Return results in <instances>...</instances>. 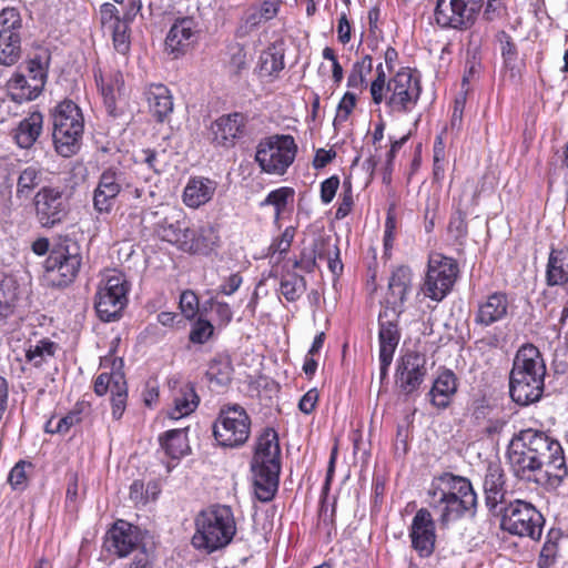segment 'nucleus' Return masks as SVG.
Instances as JSON below:
<instances>
[{"label":"nucleus","mask_w":568,"mask_h":568,"mask_svg":"<svg viewBox=\"0 0 568 568\" xmlns=\"http://www.w3.org/2000/svg\"><path fill=\"white\" fill-rule=\"evenodd\" d=\"M508 460L518 479L532 481L547 490L557 489L568 477L560 442L544 430L526 428L515 434Z\"/></svg>","instance_id":"1"},{"label":"nucleus","mask_w":568,"mask_h":568,"mask_svg":"<svg viewBox=\"0 0 568 568\" xmlns=\"http://www.w3.org/2000/svg\"><path fill=\"white\" fill-rule=\"evenodd\" d=\"M428 496L429 506L439 513L438 520L442 526L476 514L477 495L466 477L443 473L434 477Z\"/></svg>","instance_id":"2"},{"label":"nucleus","mask_w":568,"mask_h":568,"mask_svg":"<svg viewBox=\"0 0 568 568\" xmlns=\"http://www.w3.org/2000/svg\"><path fill=\"white\" fill-rule=\"evenodd\" d=\"M546 364L538 347L527 343L519 347L509 373V395L520 405L540 400L545 388Z\"/></svg>","instance_id":"3"},{"label":"nucleus","mask_w":568,"mask_h":568,"mask_svg":"<svg viewBox=\"0 0 568 568\" xmlns=\"http://www.w3.org/2000/svg\"><path fill=\"white\" fill-rule=\"evenodd\" d=\"M369 93L375 105L385 101L389 112L410 113L418 103L422 84L410 68H400L388 81L383 64L376 67L375 79L371 82Z\"/></svg>","instance_id":"4"},{"label":"nucleus","mask_w":568,"mask_h":568,"mask_svg":"<svg viewBox=\"0 0 568 568\" xmlns=\"http://www.w3.org/2000/svg\"><path fill=\"white\" fill-rule=\"evenodd\" d=\"M252 470L256 498L262 503L273 500L278 490L281 474V447L274 428L264 429L257 438Z\"/></svg>","instance_id":"5"},{"label":"nucleus","mask_w":568,"mask_h":568,"mask_svg":"<svg viewBox=\"0 0 568 568\" xmlns=\"http://www.w3.org/2000/svg\"><path fill=\"white\" fill-rule=\"evenodd\" d=\"M233 510L226 505H213L195 518L192 545L205 554H213L229 546L236 535Z\"/></svg>","instance_id":"6"},{"label":"nucleus","mask_w":568,"mask_h":568,"mask_svg":"<svg viewBox=\"0 0 568 568\" xmlns=\"http://www.w3.org/2000/svg\"><path fill=\"white\" fill-rule=\"evenodd\" d=\"M493 515L499 518V528L503 531L534 541L541 539L546 519L532 503L520 498L511 499Z\"/></svg>","instance_id":"7"},{"label":"nucleus","mask_w":568,"mask_h":568,"mask_svg":"<svg viewBox=\"0 0 568 568\" xmlns=\"http://www.w3.org/2000/svg\"><path fill=\"white\" fill-rule=\"evenodd\" d=\"M52 138L58 154L74 155L81 145L84 119L78 104L71 100L61 101L52 111Z\"/></svg>","instance_id":"8"},{"label":"nucleus","mask_w":568,"mask_h":568,"mask_svg":"<svg viewBox=\"0 0 568 568\" xmlns=\"http://www.w3.org/2000/svg\"><path fill=\"white\" fill-rule=\"evenodd\" d=\"M130 287L123 272L116 268L105 270L94 297V308L102 322H114L122 316Z\"/></svg>","instance_id":"9"},{"label":"nucleus","mask_w":568,"mask_h":568,"mask_svg":"<svg viewBox=\"0 0 568 568\" xmlns=\"http://www.w3.org/2000/svg\"><path fill=\"white\" fill-rule=\"evenodd\" d=\"M103 369L93 381V390L97 396L110 394L112 418L120 420L126 409L128 383L123 371V359L112 355L101 359Z\"/></svg>","instance_id":"10"},{"label":"nucleus","mask_w":568,"mask_h":568,"mask_svg":"<svg viewBox=\"0 0 568 568\" xmlns=\"http://www.w3.org/2000/svg\"><path fill=\"white\" fill-rule=\"evenodd\" d=\"M298 152L297 143L291 134H272L260 140L254 160L262 172L284 175L294 163Z\"/></svg>","instance_id":"11"},{"label":"nucleus","mask_w":568,"mask_h":568,"mask_svg":"<svg viewBox=\"0 0 568 568\" xmlns=\"http://www.w3.org/2000/svg\"><path fill=\"white\" fill-rule=\"evenodd\" d=\"M251 425V417L243 406L224 404L213 423V436L221 447L237 448L250 438Z\"/></svg>","instance_id":"12"},{"label":"nucleus","mask_w":568,"mask_h":568,"mask_svg":"<svg viewBox=\"0 0 568 568\" xmlns=\"http://www.w3.org/2000/svg\"><path fill=\"white\" fill-rule=\"evenodd\" d=\"M81 264L80 245L68 235L59 237L45 261L47 271L55 286L71 284L78 276Z\"/></svg>","instance_id":"13"},{"label":"nucleus","mask_w":568,"mask_h":568,"mask_svg":"<svg viewBox=\"0 0 568 568\" xmlns=\"http://www.w3.org/2000/svg\"><path fill=\"white\" fill-rule=\"evenodd\" d=\"M458 274L459 266L455 258L433 253L428 257L422 291L432 301L440 302L452 292Z\"/></svg>","instance_id":"14"},{"label":"nucleus","mask_w":568,"mask_h":568,"mask_svg":"<svg viewBox=\"0 0 568 568\" xmlns=\"http://www.w3.org/2000/svg\"><path fill=\"white\" fill-rule=\"evenodd\" d=\"M485 0H436L434 21L440 29L466 31L477 21Z\"/></svg>","instance_id":"15"},{"label":"nucleus","mask_w":568,"mask_h":568,"mask_svg":"<svg viewBox=\"0 0 568 568\" xmlns=\"http://www.w3.org/2000/svg\"><path fill=\"white\" fill-rule=\"evenodd\" d=\"M399 318L400 314L390 312V307H382L378 314V359L382 379L388 374L394 354L402 337Z\"/></svg>","instance_id":"16"},{"label":"nucleus","mask_w":568,"mask_h":568,"mask_svg":"<svg viewBox=\"0 0 568 568\" xmlns=\"http://www.w3.org/2000/svg\"><path fill=\"white\" fill-rule=\"evenodd\" d=\"M427 376V358L423 353L407 349L396 361L395 385L406 396L416 393Z\"/></svg>","instance_id":"17"},{"label":"nucleus","mask_w":568,"mask_h":568,"mask_svg":"<svg viewBox=\"0 0 568 568\" xmlns=\"http://www.w3.org/2000/svg\"><path fill=\"white\" fill-rule=\"evenodd\" d=\"M36 217L42 227L51 229L67 217L69 204L58 186H42L33 197Z\"/></svg>","instance_id":"18"},{"label":"nucleus","mask_w":568,"mask_h":568,"mask_svg":"<svg viewBox=\"0 0 568 568\" xmlns=\"http://www.w3.org/2000/svg\"><path fill=\"white\" fill-rule=\"evenodd\" d=\"M141 544L142 536L139 527L126 520L118 519L106 530L103 547L109 554L118 558H125L139 549Z\"/></svg>","instance_id":"19"},{"label":"nucleus","mask_w":568,"mask_h":568,"mask_svg":"<svg viewBox=\"0 0 568 568\" xmlns=\"http://www.w3.org/2000/svg\"><path fill=\"white\" fill-rule=\"evenodd\" d=\"M409 538L412 548L420 558L430 557L436 549V524L427 508L416 511L410 527Z\"/></svg>","instance_id":"20"},{"label":"nucleus","mask_w":568,"mask_h":568,"mask_svg":"<svg viewBox=\"0 0 568 568\" xmlns=\"http://www.w3.org/2000/svg\"><path fill=\"white\" fill-rule=\"evenodd\" d=\"M248 118L242 112L223 114L211 124L212 142L225 149L234 148L246 134Z\"/></svg>","instance_id":"21"},{"label":"nucleus","mask_w":568,"mask_h":568,"mask_svg":"<svg viewBox=\"0 0 568 568\" xmlns=\"http://www.w3.org/2000/svg\"><path fill=\"white\" fill-rule=\"evenodd\" d=\"M169 387L171 407L168 410V416L171 419L178 420L195 412L200 405V396L192 382L171 378Z\"/></svg>","instance_id":"22"},{"label":"nucleus","mask_w":568,"mask_h":568,"mask_svg":"<svg viewBox=\"0 0 568 568\" xmlns=\"http://www.w3.org/2000/svg\"><path fill=\"white\" fill-rule=\"evenodd\" d=\"M124 173L116 168L105 169L98 181L93 192V207L99 213H110L114 200L121 193Z\"/></svg>","instance_id":"23"},{"label":"nucleus","mask_w":568,"mask_h":568,"mask_svg":"<svg viewBox=\"0 0 568 568\" xmlns=\"http://www.w3.org/2000/svg\"><path fill=\"white\" fill-rule=\"evenodd\" d=\"M413 290V271L406 265L396 267L388 281V292L382 307H390V312L403 314L405 303Z\"/></svg>","instance_id":"24"},{"label":"nucleus","mask_w":568,"mask_h":568,"mask_svg":"<svg viewBox=\"0 0 568 568\" xmlns=\"http://www.w3.org/2000/svg\"><path fill=\"white\" fill-rule=\"evenodd\" d=\"M458 385L457 375L452 369L442 367L427 393L430 405L438 410L448 408L457 394Z\"/></svg>","instance_id":"25"},{"label":"nucleus","mask_w":568,"mask_h":568,"mask_svg":"<svg viewBox=\"0 0 568 568\" xmlns=\"http://www.w3.org/2000/svg\"><path fill=\"white\" fill-rule=\"evenodd\" d=\"M485 504L490 514H494L506 500V476L500 464L490 463L484 479Z\"/></svg>","instance_id":"26"},{"label":"nucleus","mask_w":568,"mask_h":568,"mask_svg":"<svg viewBox=\"0 0 568 568\" xmlns=\"http://www.w3.org/2000/svg\"><path fill=\"white\" fill-rule=\"evenodd\" d=\"M219 183L202 175L190 176L182 192L185 206L196 210L210 203L217 190Z\"/></svg>","instance_id":"27"},{"label":"nucleus","mask_w":568,"mask_h":568,"mask_svg":"<svg viewBox=\"0 0 568 568\" xmlns=\"http://www.w3.org/2000/svg\"><path fill=\"white\" fill-rule=\"evenodd\" d=\"M509 307L508 295L505 292H494L478 304L474 321L480 326H490L505 320Z\"/></svg>","instance_id":"28"},{"label":"nucleus","mask_w":568,"mask_h":568,"mask_svg":"<svg viewBox=\"0 0 568 568\" xmlns=\"http://www.w3.org/2000/svg\"><path fill=\"white\" fill-rule=\"evenodd\" d=\"M94 80L110 114H115L116 101L124 87L123 74L119 70H94Z\"/></svg>","instance_id":"29"},{"label":"nucleus","mask_w":568,"mask_h":568,"mask_svg":"<svg viewBox=\"0 0 568 568\" xmlns=\"http://www.w3.org/2000/svg\"><path fill=\"white\" fill-rule=\"evenodd\" d=\"M143 94L150 112L158 122H163L173 112V97L165 84H146Z\"/></svg>","instance_id":"30"},{"label":"nucleus","mask_w":568,"mask_h":568,"mask_svg":"<svg viewBox=\"0 0 568 568\" xmlns=\"http://www.w3.org/2000/svg\"><path fill=\"white\" fill-rule=\"evenodd\" d=\"M195 22L192 18L178 19L165 38V48L176 57L183 54L191 45L194 37Z\"/></svg>","instance_id":"31"},{"label":"nucleus","mask_w":568,"mask_h":568,"mask_svg":"<svg viewBox=\"0 0 568 568\" xmlns=\"http://www.w3.org/2000/svg\"><path fill=\"white\" fill-rule=\"evenodd\" d=\"M545 280L550 287L568 284V244L559 248H550Z\"/></svg>","instance_id":"32"},{"label":"nucleus","mask_w":568,"mask_h":568,"mask_svg":"<svg viewBox=\"0 0 568 568\" xmlns=\"http://www.w3.org/2000/svg\"><path fill=\"white\" fill-rule=\"evenodd\" d=\"M43 126V115L36 111L21 120L13 131V139L21 149H30L39 139Z\"/></svg>","instance_id":"33"},{"label":"nucleus","mask_w":568,"mask_h":568,"mask_svg":"<svg viewBox=\"0 0 568 568\" xmlns=\"http://www.w3.org/2000/svg\"><path fill=\"white\" fill-rule=\"evenodd\" d=\"M159 443L164 454L172 459H181L191 450L187 428L166 430L159 436Z\"/></svg>","instance_id":"34"},{"label":"nucleus","mask_w":568,"mask_h":568,"mask_svg":"<svg viewBox=\"0 0 568 568\" xmlns=\"http://www.w3.org/2000/svg\"><path fill=\"white\" fill-rule=\"evenodd\" d=\"M8 94L12 101L22 103L36 100L44 89L37 87L22 72H14L7 82Z\"/></svg>","instance_id":"35"},{"label":"nucleus","mask_w":568,"mask_h":568,"mask_svg":"<svg viewBox=\"0 0 568 568\" xmlns=\"http://www.w3.org/2000/svg\"><path fill=\"white\" fill-rule=\"evenodd\" d=\"M50 62L51 53L45 49L36 52L26 60L24 74L31 80L36 88L39 85L44 89L48 81Z\"/></svg>","instance_id":"36"},{"label":"nucleus","mask_w":568,"mask_h":568,"mask_svg":"<svg viewBox=\"0 0 568 568\" xmlns=\"http://www.w3.org/2000/svg\"><path fill=\"white\" fill-rule=\"evenodd\" d=\"M59 349L60 346L58 343L44 337L37 341L34 344L29 343L26 348V361L31 366L39 368L48 363L49 359L53 358Z\"/></svg>","instance_id":"37"},{"label":"nucleus","mask_w":568,"mask_h":568,"mask_svg":"<svg viewBox=\"0 0 568 568\" xmlns=\"http://www.w3.org/2000/svg\"><path fill=\"white\" fill-rule=\"evenodd\" d=\"M284 67V53L275 44H271L262 51L258 61L261 75L277 78Z\"/></svg>","instance_id":"38"},{"label":"nucleus","mask_w":568,"mask_h":568,"mask_svg":"<svg viewBox=\"0 0 568 568\" xmlns=\"http://www.w3.org/2000/svg\"><path fill=\"white\" fill-rule=\"evenodd\" d=\"M22 39L20 36L0 34V65L12 67L20 61Z\"/></svg>","instance_id":"39"},{"label":"nucleus","mask_w":568,"mask_h":568,"mask_svg":"<svg viewBox=\"0 0 568 568\" xmlns=\"http://www.w3.org/2000/svg\"><path fill=\"white\" fill-rule=\"evenodd\" d=\"M306 287L305 277L293 272L282 275L278 292L288 303H294L301 298Z\"/></svg>","instance_id":"40"},{"label":"nucleus","mask_w":568,"mask_h":568,"mask_svg":"<svg viewBox=\"0 0 568 568\" xmlns=\"http://www.w3.org/2000/svg\"><path fill=\"white\" fill-rule=\"evenodd\" d=\"M399 225L396 216L395 204H390L386 211L383 235V257L389 260L399 234Z\"/></svg>","instance_id":"41"},{"label":"nucleus","mask_w":568,"mask_h":568,"mask_svg":"<svg viewBox=\"0 0 568 568\" xmlns=\"http://www.w3.org/2000/svg\"><path fill=\"white\" fill-rule=\"evenodd\" d=\"M233 375L232 362L226 356H216L207 367L206 376L211 383L225 386L231 383Z\"/></svg>","instance_id":"42"},{"label":"nucleus","mask_w":568,"mask_h":568,"mask_svg":"<svg viewBox=\"0 0 568 568\" xmlns=\"http://www.w3.org/2000/svg\"><path fill=\"white\" fill-rule=\"evenodd\" d=\"M561 538L562 531L560 529L551 528L548 530L538 558L539 568H549L555 564Z\"/></svg>","instance_id":"43"},{"label":"nucleus","mask_w":568,"mask_h":568,"mask_svg":"<svg viewBox=\"0 0 568 568\" xmlns=\"http://www.w3.org/2000/svg\"><path fill=\"white\" fill-rule=\"evenodd\" d=\"M42 178V169L40 165L32 164L24 168L17 181V197H28L30 193L40 184Z\"/></svg>","instance_id":"44"},{"label":"nucleus","mask_w":568,"mask_h":568,"mask_svg":"<svg viewBox=\"0 0 568 568\" xmlns=\"http://www.w3.org/2000/svg\"><path fill=\"white\" fill-rule=\"evenodd\" d=\"M183 224H185V214L180 213L175 220L164 217L156 222L153 230H155L161 240L175 245L179 242V237H181Z\"/></svg>","instance_id":"45"},{"label":"nucleus","mask_w":568,"mask_h":568,"mask_svg":"<svg viewBox=\"0 0 568 568\" xmlns=\"http://www.w3.org/2000/svg\"><path fill=\"white\" fill-rule=\"evenodd\" d=\"M3 33L23 37L24 27L19 9L7 7L0 11V34Z\"/></svg>","instance_id":"46"},{"label":"nucleus","mask_w":568,"mask_h":568,"mask_svg":"<svg viewBox=\"0 0 568 568\" xmlns=\"http://www.w3.org/2000/svg\"><path fill=\"white\" fill-rule=\"evenodd\" d=\"M295 196V191L290 186H281L271 191L265 200L262 202V205H272L275 211V222H277L282 214L284 213L288 203H293Z\"/></svg>","instance_id":"47"},{"label":"nucleus","mask_w":568,"mask_h":568,"mask_svg":"<svg viewBox=\"0 0 568 568\" xmlns=\"http://www.w3.org/2000/svg\"><path fill=\"white\" fill-rule=\"evenodd\" d=\"M33 464L28 460H19L10 470L8 483L14 490H24L29 483Z\"/></svg>","instance_id":"48"},{"label":"nucleus","mask_w":568,"mask_h":568,"mask_svg":"<svg viewBox=\"0 0 568 568\" xmlns=\"http://www.w3.org/2000/svg\"><path fill=\"white\" fill-rule=\"evenodd\" d=\"M14 288L0 284V327L7 324L8 318L13 314L17 303Z\"/></svg>","instance_id":"49"},{"label":"nucleus","mask_w":568,"mask_h":568,"mask_svg":"<svg viewBox=\"0 0 568 568\" xmlns=\"http://www.w3.org/2000/svg\"><path fill=\"white\" fill-rule=\"evenodd\" d=\"M215 227L212 225L202 226L196 230L194 244L199 246V251L191 252V254H209L217 246L219 236L214 235Z\"/></svg>","instance_id":"50"},{"label":"nucleus","mask_w":568,"mask_h":568,"mask_svg":"<svg viewBox=\"0 0 568 568\" xmlns=\"http://www.w3.org/2000/svg\"><path fill=\"white\" fill-rule=\"evenodd\" d=\"M214 334V326L209 321L200 316L193 324L189 334V339L193 344H204Z\"/></svg>","instance_id":"51"},{"label":"nucleus","mask_w":568,"mask_h":568,"mask_svg":"<svg viewBox=\"0 0 568 568\" xmlns=\"http://www.w3.org/2000/svg\"><path fill=\"white\" fill-rule=\"evenodd\" d=\"M150 491L154 499L156 494H159L158 485L155 483L149 484L148 487L144 488L143 481L136 479L130 485L129 498L135 506L145 505L149 501Z\"/></svg>","instance_id":"52"},{"label":"nucleus","mask_w":568,"mask_h":568,"mask_svg":"<svg viewBox=\"0 0 568 568\" xmlns=\"http://www.w3.org/2000/svg\"><path fill=\"white\" fill-rule=\"evenodd\" d=\"M110 29H112L114 49L121 54H126L131 47L130 26L121 20V22H118L116 26H113Z\"/></svg>","instance_id":"53"},{"label":"nucleus","mask_w":568,"mask_h":568,"mask_svg":"<svg viewBox=\"0 0 568 568\" xmlns=\"http://www.w3.org/2000/svg\"><path fill=\"white\" fill-rule=\"evenodd\" d=\"M499 412L500 410L496 405L491 404L487 398L483 397L474 403L471 417L475 425L479 427Z\"/></svg>","instance_id":"54"},{"label":"nucleus","mask_w":568,"mask_h":568,"mask_svg":"<svg viewBox=\"0 0 568 568\" xmlns=\"http://www.w3.org/2000/svg\"><path fill=\"white\" fill-rule=\"evenodd\" d=\"M354 206L353 189L349 181H344L343 191L339 195V202L335 211V219L343 220L351 214Z\"/></svg>","instance_id":"55"},{"label":"nucleus","mask_w":568,"mask_h":568,"mask_svg":"<svg viewBox=\"0 0 568 568\" xmlns=\"http://www.w3.org/2000/svg\"><path fill=\"white\" fill-rule=\"evenodd\" d=\"M227 64L229 72L239 77L247 68V52L242 44H235Z\"/></svg>","instance_id":"56"},{"label":"nucleus","mask_w":568,"mask_h":568,"mask_svg":"<svg viewBox=\"0 0 568 568\" xmlns=\"http://www.w3.org/2000/svg\"><path fill=\"white\" fill-rule=\"evenodd\" d=\"M357 104V94L346 91L339 100L336 109L335 121L346 122Z\"/></svg>","instance_id":"57"},{"label":"nucleus","mask_w":568,"mask_h":568,"mask_svg":"<svg viewBox=\"0 0 568 568\" xmlns=\"http://www.w3.org/2000/svg\"><path fill=\"white\" fill-rule=\"evenodd\" d=\"M433 175L435 181H440L445 173V145L442 135L436 136L434 142Z\"/></svg>","instance_id":"58"},{"label":"nucleus","mask_w":568,"mask_h":568,"mask_svg":"<svg viewBox=\"0 0 568 568\" xmlns=\"http://www.w3.org/2000/svg\"><path fill=\"white\" fill-rule=\"evenodd\" d=\"M210 308L214 312L219 326H227L233 320V311L229 303L210 298Z\"/></svg>","instance_id":"59"},{"label":"nucleus","mask_w":568,"mask_h":568,"mask_svg":"<svg viewBox=\"0 0 568 568\" xmlns=\"http://www.w3.org/2000/svg\"><path fill=\"white\" fill-rule=\"evenodd\" d=\"M196 230L190 226V221L185 216V224H183L181 237H179V242H176L175 246H178L181 251L190 253L199 251V246L194 244Z\"/></svg>","instance_id":"60"},{"label":"nucleus","mask_w":568,"mask_h":568,"mask_svg":"<svg viewBox=\"0 0 568 568\" xmlns=\"http://www.w3.org/2000/svg\"><path fill=\"white\" fill-rule=\"evenodd\" d=\"M180 308L187 320L194 318L199 312L197 295L191 290L182 292L180 296Z\"/></svg>","instance_id":"61"},{"label":"nucleus","mask_w":568,"mask_h":568,"mask_svg":"<svg viewBox=\"0 0 568 568\" xmlns=\"http://www.w3.org/2000/svg\"><path fill=\"white\" fill-rule=\"evenodd\" d=\"M497 38L501 43V57L504 62L510 64L516 61L518 51L510 34L503 30L498 32Z\"/></svg>","instance_id":"62"},{"label":"nucleus","mask_w":568,"mask_h":568,"mask_svg":"<svg viewBox=\"0 0 568 568\" xmlns=\"http://www.w3.org/2000/svg\"><path fill=\"white\" fill-rule=\"evenodd\" d=\"M322 55L325 60L332 62V80L335 87H339L344 79V70L338 61V57L335 50L331 47H325L322 51Z\"/></svg>","instance_id":"63"},{"label":"nucleus","mask_w":568,"mask_h":568,"mask_svg":"<svg viewBox=\"0 0 568 568\" xmlns=\"http://www.w3.org/2000/svg\"><path fill=\"white\" fill-rule=\"evenodd\" d=\"M295 233H296V229L294 226H287L283 233L281 234V236H278L277 239H275L270 248L274 252V253H280V254H284V253H287L291 248V245H292V242L295 237Z\"/></svg>","instance_id":"64"}]
</instances>
